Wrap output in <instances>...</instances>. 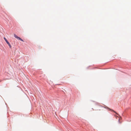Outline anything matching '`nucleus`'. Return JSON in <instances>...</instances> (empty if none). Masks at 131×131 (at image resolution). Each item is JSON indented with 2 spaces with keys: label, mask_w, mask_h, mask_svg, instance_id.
<instances>
[{
  "label": "nucleus",
  "mask_w": 131,
  "mask_h": 131,
  "mask_svg": "<svg viewBox=\"0 0 131 131\" xmlns=\"http://www.w3.org/2000/svg\"><path fill=\"white\" fill-rule=\"evenodd\" d=\"M14 36L15 37V38H17V39L20 40L22 41H23V42L24 41L23 40H22V39H21L20 37H18L17 36L16 34H14Z\"/></svg>",
  "instance_id": "f257e3e1"
},
{
  "label": "nucleus",
  "mask_w": 131,
  "mask_h": 131,
  "mask_svg": "<svg viewBox=\"0 0 131 131\" xmlns=\"http://www.w3.org/2000/svg\"><path fill=\"white\" fill-rule=\"evenodd\" d=\"M113 111V112H115V113H116V112L115 111Z\"/></svg>",
  "instance_id": "39448f33"
},
{
  "label": "nucleus",
  "mask_w": 131,
  "mask_h": 131,
  "mask_svg": "<svg viewBox=\"0 0 131 131\" xmlns=\"http://www.w3.org/2000/svg\"><path fill=\"white\" fill-rule=\"evenodd\" d=\"M8 45L9 46V48H11V47H12V46H11V45H10V43H9V44H8Z\"/></svg>",
  "instance_id": "f03ea898"
},
{
  "label": "nucleus",
  "mask_w": 131,
  "mask_h": 131,
  "mask_svg": "<svg viewBox=\"0 0 131 131\" xmlns=\"http://www.w3.org/2000/svg\"><path fill=\"white\" fill-rule=\"evenodd\" d=\"M4 39L6 41H6H7V39L5 37H4Z\"/></svg>",
  "instance_id": "7ed1b4c3"
},
{
  "label": "nucleus",
  "mask_w": 131,
  "mask_h": 131,
  "mask_svg": "<svg viewBox=\"0 0 131 131\" xmlns=\"http://www.w3.org/2000/svg\"><path fill=\"white\" fill-rule=\"evenodd\" d=\"M119 120H120V118H119Z\"/></svg>",
  "instance_id": "423d86ee"
},
{
  "label": "nucleus",
  "mask_w": 131,
  "mask_h": 131,
  "mask_svg": "<svg viewBox=\"0 0 131 131\" xmlns=\"http://www.w3.org/2000/svg\"><path fill=\"white\" fill-rule=\"evenodd\" d=\"M6 42L8 44L9 43V42L8 41H6Z\"/></svg>",
  "instance_id": "20e7f679"
}]
</instances>
